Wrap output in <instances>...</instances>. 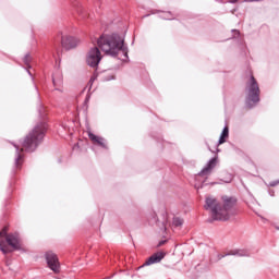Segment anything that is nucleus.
Returning <instances> with one entry per match:
<instances>
[{
    "mask_svg": "<svg viewBox=\"0 0 279 279\" xmlns=\"http://www.w3.org/2000/svg\"><path fill=\"white\" fill-rule=\"evenodd\" d=\"M0 251L2 254H10V250H8L7 245L3 242H0Z\"/></svg>",
    "mask_w": 279,
    "mask_h": 279,
    "instance_id": "nucleus-24",
    "label": "nucleus"
},
{
    "mask_svg": "<svg viewBox=\"0 0 279 279\" xmlns=\"http://www.w3.org/2000/svg\"><path fill=\"white\" fill-rule=\"evenodd\" d=\"M255 1H263V0H255Z\"/></svg>",
    "mask_w": 279,
    "mask_h": 279,
    "instance_id": "nucleus-36",
    "label": "nucleus"
},
{
    "mask_svg": "<svg viewBox=\"0 0 279 279\" xmlns=\"http://www.w3.org/2000/svg\"><path fill=\"white\" fill-rule=\"evenodd\" d=\"M207 184H206V180H204L203 182H202V184H199V185H195V189H197V191H199V189H204V186H206Z\"/></svg>",
    "mask_w": 279,
    "mask_h": 279,
    "instance_id": "nucleus-25",
    "label": "nucleus"
},
{
    "mask_svg": "<svg viewBox=\"0 0 279 279\" xmlns=\"http://www.w3.org/2000/svg\"><path fill=\"white\" fill-rule=\"evenodd\" d=\"M97 45L105 56H110L111 58H118L119 53H123L124 58L122 61L130 62V56L128 45H125V35H120L119 33L105 34L97 39Z\"/></svg>",
    "mask_w": 279,
    "mask_h": 279,
    "instance_id": "nucleus-1",
    "label": "nucleus"
},
{
    "mask_svg": "<svg viewBox=\"0 0 279 279\" xmlns=\"http://www.w3.org/2000/svg\"><path fill=\"white\" fill-rule=\"evenodd\" d=\"M61 45L63 49H66V51L71 49H75L77 47V40L73 36H62L61 37Z\"/></svg>",
    "mask_w": 279,
    "mask_h": 279,
    "instance_id": "nucleus-12",
    "label": "nucleus"
},
{
    "mask_svg": "<svg viewBox=\"0 0 279 279\" xmlns=\"http://www.w3.org/2000/svg\"><path fill=\"white\" fill-rule=\"evenodd\" d=\"M89 99H90V96L87 95L86 98H85V101H89Z\"/></svg>",
    "mask_w": 279,
    "mask_h": 279,
    "instance_id": "nucleus-33",
    "label": "nucleus"
},
{
    "mask_svg": "<svg viewBox=\"0 0 279 279\" xmlns=\"http://www.w3.org/2000/svg\"><path fill=\"white\" fill-rule=\"evenodd\" d=\"M52 84L54 86V90H59V93H62V85L64 84V78L62 76V72L57 71L52 74Z\"/></svg>",
    "mask_w": 279,
    "mask_h": 279,
    "instance_id": "nucleus-13",
    "label": "nucleus"
},
{
    "mask_svg": "<svg viewBox=\"0 0 279 279\" xmlns=\"http://www.w3.org/2000/svg\"><path fill=\"white\" fill-rule=\"evenodd\" d=\"M277 230H279V227H277Z\"/></svg>",
    "mask_w": 279,
    "mask_h": 279,
    "instance_id": "nucleus-37",
    "label": "nucleus"
},
{
    "mask_svg": "<svg viewBox=\"0 0 279 279\" xmlns=\"http://www.w3.org/2000/svg\"><path fill=\"white\" fill-rule=\"evenodd\" d=\"M228 254V253H227ZM227 254H219L218 255V260H221L222 258H226V256H229V255H227Z\"/></svg>",
    "mask_w": 279,
    "mask_h": 279,
    "instance_id": "nucleus-29",
    "label": "nucleus"
},
{
    "mask_svg": "<svg viewBox=\"0 0 279 279\" xmlns=\"http://www.w3.org/2000/svg\"><path fill=\"white\" fill-rule=\"evenodd\" d=\"M88 137L93 141V143H96L98 147H101L102 149H108V144L106 143V138L99 137L95 135V133H88Z\"/></svg>",
    "mask_w": 279,
    "mask_h": 279,
    "instance_id": "nucleus-14",
    "label": "nucleus"
},
{
    "mask_svg": "<svg viewBox=\"0 0 279 279\" xmlns=\"http://www.w3.org/2000/svg\"><path fill=\"white\" fill-rule=\"evenodd\" d=\"M5 235L8 236V233L5 232V230L0 232V236H5Z\"/></svg>",
    "mask_w": 279,
    "mask_h": 279,
    "instance_id": "nucleus-30",
    "label": "nucleus"
},
{
    "mask_svg": "<svg viewBox=\"0 0 279 279\" xmlns=\"http://www.w3.org/2000/svg\"><path fill=\"white\" fill-rule=\"evenodd\" d=\"M227 256L248 257L250 251H247L245 248H238V250H233V251H230L229 253H227Z\"/></svg>",
    "mask_w": 279,
    "mask_h": 279,
    "instance_id": "nucleus-15",
    "label": "nucleus"
},
{
    "mask_svg": "<svg viewBox=\"0 0 279 279\" xmlns=\"http://www.w3.org/2000/svg\"><path fill=\"white\" fill-rule=\"evenodd\" d=\"M45 134H47V124L45 122L37 123L21 142L22 147H24L25 151L28 154L34 153L35 149H38V145L45 140Z\"/></svg>",
    "mask_w": 279,
    "mask_h": 279,
    "instance_id": "nucleus-2",
    "label": "nucleus"
},
{
    "mask_svg": "<svg viewBox=\"0 0 279 279\" xmlns=\"http://www.w3.org/2000/svg\"><path fill=\"white\" fill-rule=\"evenodd\" d=\"M230 182H232V174H228L227 178L221 179L220 182H211L210 185L215 186L216 184H230Z\"/></svg>",
    "mask_w": 279,
    "mask_h": 279,
    "instance_id": "nucleus-22",
    "label": "nucleus"
},
{
    "mask_svg": "<svg viewBox=\"0 0 279 279\" xmlns=\"http://www.w3.org/2000/svg\"><path fill=\"white\" fill-rule=\"evenodd\" d=\"M5 241L15 252H21V250H23V246L21 245V238H19L17 233H9L5 236Z\"/></svg>",
    "mask_w": 279,
    "mask_h": 279,
    "instance_id": "nucleus-8",
    "label": "nucleus"
},
{
    "mask_svg": "<svg viewBox=\"0 0 279 279\" xmlns=\"http://www.w3.org/2000/svg\"><path fill=\"white\" fill-rule=\"evenodd\" d=\"M172 226H173V228H182V226H184V219H182L180 217H173Z\"/></svg>",
    "mask_w": 279,
    "mask_h": 279,
    "instance_id": "nucleus-21",
    "label": "nucleus"
},
{
    "mask_svg": "<svg viewBox=\"0 0 279 279\" xmlns=\"http://www.w3.org/2000/svg\"><path fill=\"white\" fill-rule=\"evenodd\" d=\"M165 256H167L165 252H158L153 254L150 257L147 258L144 265L140 267V269H143V267H149V265H156V263H160V260H162Z\"/></svg>",
    "mask_w": 279,
    "mask_h": 279,
    "instance_id": "nucleus-11",
    "label": "nucleus"
},
{
    "mask_svg": "<svg viewBox=\"0 0 279 279\" xmlns=\"http://www.w3.org/2000/svg\"><path fill=\"white\" fill-rule=\"evenodd\" d=\"M147 16H149V14L144 15L143 19H147Z\"/></svg>",
    "mask_w": 279,
    "mask_h": 279,
    "instance_id": "nucleus-34",
    "label": "nucleus"
},
{
    "mask_svg": "<svg viewBox=\"0 0 279 279\" xmlns=\"http://www.w3.org/2000/svg\"><path fill=\"white\" fill-rule=\"evenodd\" d=\"M228 136H230V129L228 128V125H225V128L222 129V132L220 134V137L218 140V145H223V143H226V140L228 138Z\"/></svg>",
    "mask_w": 279,
    "mask_h": 279,
    "instance_id": "nucleus-16",
    "label": "nucleus"
},
{
    "mask_svg": "<svg viewBox=\"0 0 279 279\" xmlns=\"http://www.w3.org/2000/svg\"><path fill=\"white\" fill-rule=\"evenodd\" d=\"M45 258L49 269H51V271L54 274H58L60 271V262L58 260V255L51 251H48L45 253Z\"/></svg>",
    "mask_w": 279,
    "mask_h": 279,
    "instance_id": "nucleus-6",
    "label": "nucleus"
},
{
    "mask_svg": "<svg viewBox=\"0 0 279 279\" xmlns=\"http://www.w3.org/2000/svg\"><path fill=\"white\" fill-rule=\"evenodd\" d=\"M269 195H270V197H274L275 192L274 191H269Z\"/></svg>",
    "mask_w": 279,
    "mask_h": 279,
    "instance_id": "nucleus-31",
    "label": "nucleus"
},
{
    "mask_svg": "<svg viewBox=\"0 0 279 279\" xmlns=\"http://www.w3.org/2000/svg\"><path fill=\"white\" fill-rule=\"evenodd\" d=\"M260 102V87L258 86V82L251 75L250 81L246 83V97H245V106L246 108H256Z\"/></svg>",
    "mask_w": 279,
    "mask_h": 279,
    "instance_id": "nucleus-4",
    "label": "nucleus"
},
{
    "mask_svg": "<svg viewBox=\"0 0 279 279\" xmlns=\"http://www.w3.org/2000/svg\"><path fill=\"white\" fill-rule=\"evenodd\" d=\"M35 90L37 94V110L39 113V117H43V114H45V106H43V102L40 101V92H38V86L35 85Z\"/></svg>",
    "mask_w": 279,
    "mask_h": 279,
    "instance_id": "nucleus-18",
    "label": "nucleus"
},
{
    "mask_svg": "<svg viewBox=\"0 0 279 279\" xmlns=\"http://www.w3.org/2000/svg\"><path fill=\"white\" fill-rule=\"evenodd\" d=\"M153 219H154L156 226H158V228H160V230H167V219L160 221L156 218V214H154Z\"/></svg>",
    "mask_w": 279,
    "mask_h": 279,
    "instance_id": "nucleus-19",
    "label": "nucleus"
},
{
    "mask_svg": "<svg viewBox=\"0 0 279 279\" xmlns=\"http://www.w3.org/2000/svg\"><path fill=\"white\" fill-rule=\"evenodd\" d=\"M101 80L102 82H111V80H117V77L114 74H105Z\"/></svg>",
    "mask_w": 279,
    "mask_h": 279,
    "instance_id": "nucleus-23",
    "label": "nucleus"
},
{
    "mask_svg": "<svg viewBox=\"0 0 279 279\" xmlns=\"http://www.w3.org/2000/svg\"><path fill=\"white\" fill-rule=\"evenodd\" d=\"M205 210H209L211 218H208V223L213 221H228L230 220V215L221 211V205L217 198L209 196L205 198Z\"/></svg>",
    "mask_w": 279,
    "mask_h": 279,
    "instance_id": "nucleus-3",
    "label": "nucleus"
},
{
    "mask_svg": "<svg viewBox=\"0 0 279 279\" xmlns=\"http://www.w3.org/2000/svg\"><path fill=\"white\" fill-rule=\"evenodd\" d=\"M231 32H232V34H234V36L232 38H236V36H239L241 34V32H239V29H232Z\"/></svg>",
    "mask_w": 279,
    "mask_h": 279,
    "instance_id": "nucleus-27",
    "label": "nucleus"
},
{
    "mask_svg": "<svg viewBox=\"0 0 279 279\" xmlns=\"http://www.w3.org/2000/svg\"><path fill=\"white\" fill-rule=\"evenodd\" d=\"M159 19H162L163 21H175L171 11L162 12V15H159Z\"/></svg>",
    "mask_w": 279,
    "mask_h": 279,
    "instance_id": "nucleus-20",
    "label": "nucleus"
},
{
    "mask_svg": "<svg viewBox=\"0 0 279 279\" xmlns=\"http://www.w3.org/2000/svg\"><path fill=\"white\" fill-rule=\"evenodd\" d=\"M221 199L223 202L221 213H226V215H229L230 217V211L234 210V206H236V197L225 195L221 197Z\"/></svg>",
    "mask_w": 279,
    "mask_h": 279,
    "instance_id": "nucleus-7",
    "label": "nucleus"
},
{
    "mask_svg": "<svg viewBox=\"0 0 279 279\" xmlns=\"http://www.w3.org/2000/svg\"><path fill=\"white\" fill-rule=\"evenodd\" d=\"M165 243H167V240L159 241L157 244V247H162V245H165Z\"/></svg>",
    "mask_w": 279,
    "mask_h": 279,
    "instance_id": "nucleus-28",
    "label": "nucleus"
},
{
    "mask_svg": "<svg viewBox=\"0 0 279 279\" xmlns=\"http://www.w3.org/2000/svg\"><path fill=\"white\" fill-rule=\"evenodd\" d=\"M215 167H217V157L209 159L206 166L197 173V175L201 178H204V175H210Z\"/></svg>",
    "mask_w": 279,
    "mask_h": 279,
    "instance_id": "nucleus-10",
    "label": "nucleus"
},
{
    "mask_svg": "<svg viewBox=\"0 0 279 279\" xmlns=\"http://www.w3.org/2000/svg\"><path fill=\"white\" fill-rule=\"evenodd\" d=\"M239 0H229V3H236Z\"/></svg>",
    "mask_w": 279,
    "mask_h": 279,
    "instance_id": "nucleus-32",
    "label": "nucleus"
},
{
    "mask_svg": "<svg viewBox=\"0 0 279 279\" xmlns=\"http://www.w3.org/2000/svg\"><path fill=\"white\" fill-rule=\"evenodd\" d=\"M101 50H99L97 47H94L89 49L87 57H86V62L88 66H92V69H95L99 66V62H101Z\"/></svg>",
    "mask_w": 279,
    "mask_h": 279,
    "instance_id": "nucleus-5",
    "label": "nucleus"
},
{
    "mask_svg": "<svg viewBox=\"0 0 279 279\" xmlns=\"http://www.w3.org/2000/svg\"><path fill=\"white\" fill-rule=\"evenodd\" d=\"M23 62H24L25 66L27 68L26 71H27L28 75L32 77V80H34V76L32 75V72L29 71V69H32V64H29V62H32V54L29 52H27L24 56Z\"/></svg>",
    "mask_w": 279,
    "mask_h": 279,
    "instance_id": "nucleus-17",
    "label": "nucleus"
},
{
    "mask_svg": "<svg viewBox=\"0 0 279 279\" xmlns=\"http://www.w3.org/2000/svg\"><path fill=\"white\" fill-rule=\"evenodd\" d=\"M15 147V158H14V166H13V173H16L15 169L21 170L23 167V162H25V157L21 151L23 149L19 148V145L13 144Z\"/></svg>",
    "mask_w": 279,
    "mask_h": 279,
    "instance_id": "nucleus-9",
    "label": "nucleus"
},
{
    "mask_svg": "<svg viewBox=\"0 0 279 279\" xmlns=\"http://www.w3.org/2000/svg\"><path fill=\"white\" fill-rule=\"evenodd\" d=\"M278 184H279V180H276V181H271V182H269V184H268V186H278Z\"/></svg>",
    "mask_w": 279,
    "mask_h": 279,
    "instance_id": "nucleus-26",
    "label": "nucleus"
},
{
    "mask_svg": "<svg viewBox=\"0 0 279 279\" xmlns=\"http://www.w3.org/2000/svg\"><path fill=\"white\" fill-rule=\"evenodd\" d=\"M151 14H156V12L153 11Z\"/></svg>",
    "mask_w": 279,
    "mask_h": 279,
    "instance_id": "nucleus-35",
    "label": "nucleus"
}]
</instances>
